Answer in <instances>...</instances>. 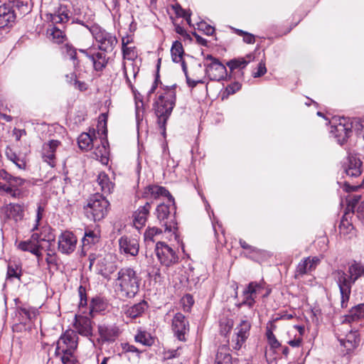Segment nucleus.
Wrapping results in <instances>:
<instances>
[{
    "label": "nucleus",
    "instance_id": "obj_1",
    "mask_svg": "<svg viewBox=\"0 0 364 364\" xmlns=\"http://www.w3.org/2000/svg\"><path fill=\"white\" fill-rule=\"evenodd\" d=\"M140 282L139 276L133 268L129 267L121 268L114 279V291L123 298H134L139 291Z\"/></svg>",
    "mask_w": 364,
    "mask_h": 364
},
{
    "label": "nucleus",
    "instance_id": "obj_2",
    "mask_svg": "<svg viewBox=\"0 0 364 364\" xmlns=\"http://www.w3.org/2000/svg\"><path fill=\"white\" fill-rule=\"evenodd\" d=\"M176 90L173 87H166L155 102V112L157 116V122L161 129L165 132L167 119L170 117L176 104Z\"/></svg>",
    "mask_w": 364,
    "mask_h": 364
},
{
    "label": "nucleus",
    "instance_id": "obj_3",
    "mask_svg": "<svg viewBox=\"0 0 364 364\" xmlns=\"http://www.w3.org/2000/svg\"><path fill=\"white\" fill-rule=\"evenodd\" d=\"M109 205L108 200L104 196L96 193L88 199L84 210L87 218L93 221H99L107 215Z\"/></svg>",
    "mask_w": 364,
    "mask_h": 364
},
{
    "label": "nucleus",
    "instance_id": "obj_4",
    "mask_svg": "<svg viewBox=\"0 0 364 364\" xmlns=\"http://www.w3.org/2000/svg\"><path fill=\"white\" fill-rule=\"evenodd\" d=\"M89 30L100 50L107 53L114 51L118 43V40L114 33L107 31L97 25L90 26Z\"/></svg>",
    "mask_w": 364,
    "mask_h": 364
},
{
    "label": "nucleus",
    "instance_id": "obj_5",
    "mask_svg": "<svg viewBox=\"0 0 364 364\" xmlns=\"http://www.w3.org/2000/svg\"><path fill=\"white\" fill-rule=\"evenodd\" d=\"M0 179L6 181V183L0 182L1 191H3L13 198H21L23 196L21 187L25 183V179L13 176L4 169H0Z\"/></svg>",
    "mask_w": 364,
    "mask_h": 364
},
{
    "label": "nucleus",
    "instance_id": "obj_6",
    "mask_svg": "<svg viewBox=\"0 0 364 364\" xmlns=\"http://www.w3.org/2000/svg\"><path fill=\"white\" fill-rule=\"evenodd\" d=\"M331 276L337 284L340 291L341 307L346 308L350 299L351 288L355 282L350 275L342 269L333 271Z\"/></svg>",
    "mask_w": 364,
    "mask_h": 364
},
{
    "label": "nucleus",
    "instance_id": "obj_7",
    "mask_svg": "<svg viewBox=\"0 0 364 364\" xmlns=\"http://www.w3.org/2000/svg\"><path fill=\"white\" fill-rule=\"evenodd\" d=\"M171 58L173 62L175 63H181V68L183 72L184 73L186 78V82L190 87H195L199 83H204V81L202 79H200L198 76L195 77V79H191L188 73L187 65L185 61L183 60V55L184 53V50L183 48L182 43L176 41L173 42L172 47L171 48Z\"/></svg>",
    "mask_w": 364,
    "mask_h": 364
},
{
    "label": "nucleus",
    "instance_id": "obj_8",
    "mask_svg": "<svg viewBox=\"0 0 364 364\" xmlns=\"http://www.w3.org/2000/svg\"><path fill=\"white\" fill-rule=\"evenodd\" d=\"M175 208L173 204L171 205L164 203L160 204L156 208V216L162 227H164L165 232H172L176 228V222L175 218Z\"/></svg>",
    "mask_w": 364,
    "mask_h": 364
},
{
    "label": "nucleus",
    "instance_id": "obj_9",
    "mask_svg": "<svg viewBox=\"0 0 364 364\" xmlns=\"http://www.w3.org/2000/svg\"><path fill=\"white\" fill-rule=\"evenodd\" d=\"M77 335L73 330H67L60 336L56 343L55 355L59 356L62 352H74L77 347Z\"/></svg>",
    "mask_w": 364,
    "mask_h": 364
},
{
    "label": "nucleus",
    "instance_id": "obj_10",
    "mask_svg": "<svg viewBox=\"0 0 364 364\" xmlns=\"http://www.w3.org/2000/svg\"><path fill=\"white\" fill-rule=\"evenodd\" d=\"M205 60L210 61L209 63L205 64V72L210 80L220 81L226 77L227 69L218 59L208 55Z\"/></svg>",
    "mask_w": 364,
    "mask_h": 364
},
{
    "label": "nucleus",
    "instance_id": "obj_11",
    "mask_svg": "<svg viewBox=\"0 0 364 364\" xmlns=\"http://www.w3.org/2000/svg\"><path fill=\"white\" fill-rule=\"evenodd\" d=\"M336 334L341 345L346 348L347 352L356 348L360 342V338L357 331H353L346 328V325L343 329L341 326L336 330Z\"/></svg>",
    "mask_w": 364,
    "mask_h": 364
},
{
    "label": "nucleus",
    "instance_id": "obj_12",
    "mask_svg": "<svg viewBox=\"0 0 364 364\" xmlns=\"http://www.w3.org/2000/svg\"><path fill=\"white\" fill-rule=\"evenodd\" d=\"M352 132L353 125L350 124V118L341 117L335 125L331 126V132L340 144L346 141Z\"/></svg>",
    "mask_w": 364,
    "mask_h": 364
},
{
    "label": "nucleus",
    "instance_id": "obj_13",
    "mask_svg": "<svg viewBox=\"0 0 364 364\" xmlns=\"http://www.w3.org/2000/svg\"><path fill=\"white\" fill-rule=\"evenodd\" d=\"M155 252L162 265L170 267L178 262L176 252L164 242H158L155 246Z\"/></svg>",
    "mask_w": 364,
    "mask_h": 364
},
{
    "label": "nucleus",
    "instance_id": "obj_14",
    "mask_svg": "<svg viewBox=\"0 0 364 364\" xmlns=\"http://www.w3.org/2000/svg\"><path fill=\"white\" fill-rule=\"evenodd\" d=\"M171 329L178 341H186L190 330L189 321L183 314L176 313L172 318Z\"/></svg>",
    "mask_w": 364,
    "mask_h": 364
},
{
    "label": "nucleus",
    "instance_id": "obj_15",
    "mask_svg": "<svg viewBox=\"0 0 364 364\" xmlns=\"http://www.w3.org/2000/svg\"><path fill=\"white\" fill-rule=\"evenodd\" d=\"M250 323L242 320L235 328V336L232 338V346L235 350H240L250 336Z\"/></svg>",
    "mask_w": 364,
    "mask_h": 364
},
{
    "label": "nucleus",
    "instance_id": "obj_16",
    "mask_svg": "<svg viewBox=\"0 0 364 364\" xmlns=\"http://www.w3.org/2000/svg\"><path fill=\"white\" fill-rule=\"evenodd\" d=\"M77 237L70 231H64L58 237V250L64 255L73 253L77 246Z\"/></svg>",
    "mask_w": 364,
    "mask_h": 364
},
{
    "label": "nucleus",
    "instance_id": "obj_17",
    "mask_svg": "<svg viewBox=\"0 0 364 364\" xmlns=\"http://www.w3.org/2000/svg\"><path fill=\"white\" fill-rule=\"evenodd\" d=\"M119 251L122 254L135 257L139 251V242L136 237L122 236L119 240Z\"/></svg>",
    "mask_w": 364,
    "mask_h": 364
},
{
    "label": "nucleus",
    "instance_id": "obj_18",
    "mask_svg": "<svg viewBox=\"0 0 364 364\" xmlns=\"http://www.w3.org/2000/svg\"><path fill=\"white\" fill-rule=\"evenodd\" d=\"M344 170L346 174L351 178L360 176L363 171V162L355 155H350L344 164Z\"/></svg>",
    "mask_w": 364,
    "mask_h": 364
},
{
    "label": "nucleus",
    "instance_id": "obj_19",
    "mask_svg": "<svg viewBox=\"0 0 364 364\" xmlns=\"http://www.w3.org/2000/svg\"><path fill=\"white\" fill-rule=\"evenodd\" d=\"M259 289L260 286L258 284L250 282L243 290L241 295L242 301L238 306H247L250 308L252 307L255 303V298Z\"/></svg>",
    "mask_w": 364,
    "mask_h": 364
},
{
    "label": "nucleus",
    "instance_id": "obj_20",
    "mask_svg": "<svg viewBox=\"0 0 364 364\" xmlns=\"http://www.w3.org/2000/svg\"><path fill=\"white\" fill-rule=\"evenodd\" d=\"M60 144V142L58 140H50L43 146L42 157L43 161L52 167L55 166V153Z\"/></svg>",
    "mask_w": 364,
    "mask_h": 364
},
{
    "label": "nucleus",
    "instance_id": "obj_21",
    "mask_svg": "<svg viewBox=\"0 0 364 364\" xmlns=\"http://www.w3.org/2000/svg\"><path fill=\"white\" fill-rule=\"evenodd\" d=\"M15 19V11L10 5H0V28L11 26Z\"/></svg>",
    "mask_w": 364,
    "mask_h": 364
},
{
    "label": "nucleus",
    "instance_id": "obj_22",
    "mask_svg": "<svg viewBox=\"0 0 364 364\" xmlns=\"http://www.w3.org/2000/svg\"><path fill=\"white\" fill-rule=\"evenodd\" d=\"M151 209V204L146 202L144 205L140 206L133 215L134 225L136 228L141 229L146 223Z\"/></svg>",
    "mask_w": 364,
    "mask_h": 364
},
{
    "label": "nucleus",
    "instance_id": "obj_23",
    "mask_svg": "<svg viewBox=\"0 0 364 364\" xmlns=\"http://www.w3.org/2000/svg\"><path fill=\"white\" fill-rule=\"evenodd\" d=\"M98 331L102 339L107 342L114 341L119 334V329L115 325L100 326Z\"/></svg>",
    "mask_w": 364,
    "mask_h": 364
},
{
    "label": "nucleus",
    "instance_id": "obj_24",
    "mask_svg": "<svg viewBox=\"0 0 364 364\" xmlns=\"http://www.w3.org/2000/svg\"><path fill=\"white\" fill-rule=\"evenodd\" d=\"M91 323V320L87 316H75V328L80 335L90 336L92 334Z\"/></svg>",
    "mask_w": 364,
    "mask_h": 364
},
{
    "label": "nucleus",
    "instance_id": "obj_25",
    "mask_svg": "<svg viewBox=\"0 0 364 364\" xmlns=\"http://www.w3.org/2000/svg\"><path fill=\"white\" fill-rule=\"evenodd\" d=\"M363 318H364V303L358 304L350 310L349 314L346 316L345 320L341 324V329H343L347 323Z\"/></svg>",
    "mask_w": 364,
    "mask_h": 364
},
{
    "label": "nucleus",
    "instance_id": "obj_26",
    "mask_svg": "<svg viewBox=\"0 0 364 364\" xmlns=\"http://www.w3.org/2000/svg\"><path fill=\"white\" fill-rule=\"evenodd\" d=\"M60 50L63 57L70 59L74 67L79 65L80 60L77 58V49L72 44L66 43L60 47Z\"/></svg>",
    "mask_w": 364,
    "mask_h": 364
},
{
    "label": "nucleus",
    "instance_id": "obj_27",
    "mask_svg": "<svg viewBox=\"0 0 364 364\" xmlns=\"http://www.w3.org/2000/svg\"><path fill=\"white\" fill-rule=\"evenodd\" d=\"M106 54L107 53L102 51L88 55V58L93 63L94 68L97 71H101L106 67L108 62V58H107Z\"/></svg>",
    "mask_w": 364,
    "mask_h": 364
},
{
    "label": "nucleus",
    "instance_id": "obj_28",
    "mask_svg": "<svg viewBox=\"0 0 364 364\" xmlns=\"http://www.w3.org/2000/svg\"><path fill=\"white\" fill-rule=\"evenodd\" d=\"M147 302L143 300L138 304H136L132 306L128 307L124 311V314L127 316L129 318H135L139 316H141L144 312V311L147 309Z\"/></svg>",
    "mask_w": 364,
    "mask_h": 364
},
{
    "label": "nucleus",
    "instance_id": "obj_29",
    "mask_svg": "<svg viewBox=\"0 0 364 364\" xmlns=\"http://www.w3.org/2000/svg\"><path fill=\"white\" fill-rule=\"evenodd\" d=\"M8 217L14 219L16 222L20 221L24 216V208L18 203H10L7 208Z\"/></svg>",
    "mask_w": 364,
    "mask_h": 364
},
{
    "label": "nucleus",
    "instance_id": "obj_30",
    "mask_svg": "<svg viewBox=\"0 0 364 364\" xmlns=\"http://www.w3.org/2000/svg\"><path fill=\"white\" fill-rule=\"evenodd\" d=\"M348 274L355 282L358 278L364 276V263L354 260L348 266Z\"/></svg>",
    "mask_w": 364,
    "mask_h": 364
},
{
    "label": "nucleus",
    "instance_id": "obj_31",
    "mask_svg": "<svg viewBox=\"0 0 364 364\" xmlns=\"http://www.w3.org/2000/svg\"><path fill=\"white\" fill-rule=\"evenodd\" d=\"M18 247L22 251H28L36 255L39 262L42 257V254L40 251V245L31 240H26L21 242Z\"/></svg>",
    "mask_w": 364,
    "mask_h": 364
},
{
    "label": "nucleus",
    "instance_id": "obj_32",
    "mask_svg": "<svg viewBox=\"0 0 364 364\" xmlns=\"http://www.w3.org/2000/svg\"><path fill=\"white\" fill-rule=\"evenodd\" d=\"M215 364H232V356L226 346L218 348L215 357Z\"/></svg>",
    "mask_w": 364,
    "mask_h": 364
},
{
    "label": "nucleus",
    "instance_id": "obj_33",
    "mask_svg": "<svg viewBox=\"0 0 364 364\" xmlns=\"http://www.w3.org/2000/svg\"><path fill=\"white\" fill-rule=\"evenodd\" d=\"M97 182L104 193L109 194L112 193L114 184L110 181L109 178L105 173L101 172L99 173Z\"/></svg>",
    "mask_w": 364,
    "mask_h": 364
},
{
    "label": "nucleus",
    "instance_id": "obj_34",
    "mask_svg": "<svg viewBox=\"0 0 364 364\" xmlns=\"http://www.w3.org/2000/svg\"><path fill=\"white\" fill-rule=\"evenodd\" d=\"M69 18V11L63 6L59 8L58 12L50 15V21L54 24L67 22Z\"/></svg>",
    "mask_w": 364,
    "mask_h": 364
},
{
    "label": "nucleus",
    "instance_id": "obj_35",
    "mask_svg": "<svg viewBox=\"0 0 364 364\" xmlns=\"http://www.w3.org/2000/svg\"><path fill=\"white\" fill-rule=\"evenodd\" d=\"M93 154L96 159L100 160L102 164H107L109 161V149L104 142L95 149Z\"/></svg>",
    "mask_w": 364,
    "mask_h": 364
},
{
    "label": "nucleus",
    "instance_id": "obj_36",
    "mask_svg": "<svg viewBox=\"0 0 364 364\" xmlns=\"http://www.w3.org/2000/svg\"><path fill=\"white\" fill-rule=\"evenodd\" d=\"M130 43L129 40H127V42H125V38H122V55L124 59H127L129 60H134L137 58V52L136 50V48L134 46L129 47L127 45Z\"/></svg>",
    "mask_w": 364,
    "mask_h": 364
},
{
    "label": "nucleus",
    "instance_id": "obj_37",
    "mask_svg": "<svg viewBox=\"0 0 364 364\" xmlns=\"http://www.w3.org/2000/svg\"><path fill=\"white\" fill-rule=\"evenodd\" d=\"M247 58H248V60H246L244 58H235L230 60L227 63V65L229 67L231 71H233L234 70L237 68L242 69L245 68L248 65V63L252 60V55H247Z\"/></svg>",
    "mask_w": 364,
    "mask_h": 364
},
{
    "label": "nucleus",
    "instance_id": "obj_38",
    "mask_svg": "<svg viewBox=\"0 0 364 364\" xmlns=\"http://www.w3.org/2000/svg\"><path fill=\"white\" fill-rule=\"evenodd\" d=\"M96 267L98 274L105 277H107L112 272V267L107 262L106 258H97Z\"/></svg>",
    "mask_w": 364,
    "mask_h": 364
},
{
    "label": "nucleus",
    "instance_id": "obj_39",
    "mask_svg": "<svg viewBox=\"0 0 364 364\" xmlns=\"http://www.w3.org/2000/svg\"><path fill=\"white\" fill-rule=\"evenodd\" d=\"M100 236L98 233L92 230H87L82 239V249L89 247L99 241Z\"/></svg>",
    "mask_w": 364,
    "mask_h": 364
},
{
    "label": "nucleus",
    "instance_id": "obj_40",
    "mask_svg": "<svg viewBox=\"0 0 364 364\" xmlns=\"http://www.w3.org/2000/svg\"><path fill=\"white\" fill-rule=\"evenodd\" d=\"M47 32L52 37V41L55 43H62L66 38L64 31L55 26L48 28Z\"/></svg>",
    "mask_w": 364,
    "mask_h": 364
},
{
    "label": "nucleus",
    "instance_id": "obj_41",
    "mask_svg": "<svg viewBox=\"0 0 364 364\" xmlns=\"http://www.w3.org/2000/svg\"><path fill=\"white\" fill-rule=\"evenodd\" d=\"M92 141L91 136L88 133L85 132L82 133L77 139V143L80 149L86 151L91 149Z\"/></svg>",
    "mask_w": 364,
    "mask_h": 364
},
{
    "label": "nucleus",
    "instance_id": "obj_42",
    "mask_svg": "<svg viewBox=\"0 0 364 364\" xmlns=\"http://www.w3.org/2000/svg\"><path fill=\"white\" fill-rule=\"evenodd\" d=\"M275 328L276 326L273 323H270V326H267V327L266 336L272 348H277L280 346L279 342L273 333V331L275 330Z\"/></svg>",
    "mask_w": 364,
    "mask_h": 364
},
{
    "label": "nucleus",
    "instance_id": "obj_43",
    "mask_svg": "<svg viewBox=\"0 0 364 364\" xmlns=\"http://www.w3.org/2000/svg\"><path fill=\"white\" fill-rule=\"evenodd\" d=\"M348 214V212H346L339 225L340 232L343 235L350 234L353 230V226L352 223H350L347 219V215Z\"/></svg>",
    "mask_w": 364,
    "mask_h": 364
},
{
    "label": "nucleus",
    "instance_id": "obj_44",
    "mask_svg": "<svg viewBox=\"0 0 364 364\" xmlns=\"http://www.w3.org/2000/svg\"><path fill=\"white\" fill-rule=\"evenodd\" d=\"M309 257H306L299 263L296 269L295 277H302L311 272V270L309 269Z\"/></svg>",
    "mask_w": 364,
    "mask_h": 364
},
{
    "label": "nucleus",
    "instance_id": "obj_45",
    "mask_svg": "<svg viewBox=\"0 0 364 364\" xmlns=\"http://www.w3.org/2000/svg\"><path fill=\"white\" fill-rule=\"evenodd\" d=\"M106 304L99 297L93 298L90 304V312H100L105 309Z\"/></svg>",
    "mask_w": 364,
    "mask_h": 364
},
{
    "label": "nucleus",
    "instance_id": "obj_46",
    "mask_svg": "<svg viewBox=\"0 0 364 364\" xmlns=\"http://www.w3.org/2000/svg\"><path fill=\"white\" fill-rule=\"evenodd\" d=\"M162 232V230L160 228L154 227V228H149L147 229L144 232V241L146 243L147 245H150V243H154V236L161 234Z\"/></svg>",
    "mask_w": 364,
    "mask_h": 364
},
{
    "label": "nucleus",
    "instance_id": "obj_47",
    "mask_svg": "<svg viewBox=\"0 0 364 364\" xmlns=\"http://www.w3.org/2000/svg\"><path fill=\"white\" fill-rule=\"evenodd\" d=\"M149 192L151 195L154 197H159L160 196H168L171 198L170 193L164 187L158 186H149Z\"/></svg>",
    "mask_w": 364,
    "mask_h": 364
},
{
    "label": "nucleus",
    "instance_id": "obj_48",
    "mask_svg": "<svg viewBox=\"0 0 364 364\" xmlns=\"http://www.w3.org/2000/svg\"><path fill=\"white\" fill-rule=\"evenodd\" d=\"M8 159L13 161L19 168L23 169L26 167V163L23 159L14 153L11 149L6 152Z\"/></svg>",
    "mask_w": 364,
    "mask_h": 364
},
{
    "label": "nucleus",
    "instance_id": "obj_49",
    "mask_svg": "<svg viewBox=\"0 0 364 364\" xmlns=\"http://www.w3.org/2000/svg\"><path fill=\"white\" fill-rule=\"evenodd\" d=\"M361 200V196L360 195H355L350 197L348 200L347 211L348 213L351 212L352 213H355V210L357 205L360 204Z\"/></svg>",
    "mask_w": 364,
    "mask_h": 364
},
{
    "label": "nucleus",
    "instance_id": "obj_50",
    "mask_svg": "<svg viewBox=\"0 0 364 364\" xmlns=\"http://www.w3.org/2000/svg\"><path fill=\"white\" fill-rule=\"evenodd\" d=\"M135 341L144 346H150L151 343L150 335L145 331H139L135 336Z\"/></svg>",
    "mask_w": 364,
    "mask_h": 364
},
{
    "label": "nucleus",
    "instance_id": "obj_51",
    "mask_svg": "<svg viewBox=\"0 0 364 364\" xmlns=\"http://www.w3.org/2000/svg\"><path fill=\"white\" fill-rule=\"evenodd\" d=\"M74 352H62L58 357L60 358L63 364H75V358L73 355Z\"/></svg>",
    "mask_w": 364,
    "mask_h": 364
},
{
    "label": "nucleus",
    "instance_id": "obj_52",
    "mask_svg": "<svg viewBox=\"0 0 364 364\" xmlns=\"http://www.w3.org/2000/svg\"><path fill=\"white\" fill-rule=\"evenodd\" d=\"M239 243L241 246L242 248L245 249V250H247L250 251V252L251 253H253V254H255L256 255H263V251L259 250V249H257V247H255L253 246H251L250 245H248L244 240L242 239H240L239 240Z\"/></svg>",
    "mask_w": 364,
    "mask_h": 364
},
{
    "label": "nucleus",
    "instance_id": "obj_53",
    "mask_svg": "<svg viewBox=\"0 0 364 364\" xmlns=\"http://www.w3.org/2000/svg\"><path fill=\"white\" fill-rule=\"evenodd\" d=\"M198 29L207 36H212L215 33V28L207 24L205 22L198 23Z\"/></svg>",
    "mask_w": 364,
    "mask_h": 364
},
{
    "label": "nucleus",
    "instance_id": "obj_54",
    "mask_svg": "<svg viewBox=\"0 0 364 364\" xmlns=\"http://www.w3.org/2000/svg\"><path fill=\"white\" fill-rule=\"evenodd\" d=\"M78 295L80 297L79 306H85L87 305V295L86 289L83 286L80 285L78 287Z\"/></svg>",
    "mask_w": 364,
    "mask_h": 364
},
{
    "label": "nucleus",
    "instance_id": "obj_55",
    "mask_svg": "<svg viewBox=\"0 0 364 364\" xmlns=\"http://www.w3.org/2000/svg\"><path fill=\"white\" fill-rule=\"evenodd\" d=\"M267 73V68L265 65V63L262 60L257 65V70L256 72L252 73V76L254 77H259L261 76H263Z\"/></svg>",
    "mask_w": 364,
    "mask_h": 364
},
{
    "label": "nucleus",
    "instance_id": "obj_56",
    "mask_svg": "<svg viewBox=\"0 0 364 364\" xmlns=\"http://www.w3.org/2000/svg\"><path fill=\"white\" fill-rule=\"evenodd\" d=\"M350 124L353 125V130L360 132L364 129V120L360 119H350Z\"/></svg>",
    "mask_w": 364,
    "mask_h": 364
},
{
    "label": "nucleus",
    "instance_id": "obj_57",
    "mask_svg": "<svg viewBox=\"0 0 364 364\" xmlns=\"http://www.w3.org/2000/svg\"><path fill=\"white\" fill-rule=\"evenodd\" d=\"M45 211L44 207L41 205H38L36 210V225L33 228L32 230L34 231L38 229L39 222L43 218V213Z\"/></svg>",
    "mask_w": 364,
    "mask_h": 364
},
{
    "label": "nucleus",
    "instance_id": "obj_58",
    "mask_svg": "<svg viewBox=\"0 0 364 364\" xmlns=\"http://www.w3.org/2000/svg\"><path fill=\"white\" fill-rule=\"evenodd\" d=\"M355 213L357 218L364 223V200H362L358 205L356 206Z\"/></svg>",
    "mask_w": 364,
    "mask_h": 364
},
{
    "label": "nucleus",
    "instance_id": "obj_59",
    "mask_svg": "<svg viewBox=\"0 0 364 364\" xmlns=\"http://www.w3.org/2000/svg\"><path fill=\"white\" fill-rule=\"evenodd\" d=\"M241 88V84L238 82H234L226 87V92L228 95H233Z\"/></svg>",
    "mask_w": 364,
    "mask_h": 364
},
{
    "label": "nucleus",
    "instance_id": "obj_60",
    "mask_svg": "<svg viewBox=\"0 0 364 364\" xmlns=\"http://www.w3.org/2000/svg\"><path fill=\"white\" fill-rule=\"evenodd\" d=\"M7 277L9 279L19 278L20 274L18 273V267H14L11 265H9L7 270Z\"/></svg>",
    "mask_w": 364,
    "mask_h": 364
},
{
    "label": "nucleus",
    "instance_id": "obj_61",
    "mask_svg": "<svg viewBox=\"0 0 364 364\" xmlns=\"http://www.w3.org/2000/svg\"><path fill=\"white\" fill-rule=\"evenodd\" d=\"M122 348L124 352H131V353H139V350L133 345H130L127 343H122Z\"/></svg>",
    "mask_w": 364,
    "mask_h": 364
},
{
    "label": "nucleus",
    "instance_id": "obj_62",
    "mask_svg": "<svg viewBox=\"0 0 364 364\" xmlns=\"http://www.w3.org/2000/svg\"><path fill=\"white\" fill-rule=\"evenodd\" d=\"M135 107H136V118L137 120H139V119L141 117L140 112H143V110H144V103H143L142 100H140L139 101H136V102L135 103Z\"/></svg>",
    "mask_w": 364,
    "mask_h": 364
},
{
    "label": "nucleus",
    "instance_id": "obj_63",
    "mask_svg": "<svg viewBox=\"0 0 364 364\" xmlns=\"http://www.w3.org/2000/svg\"><path fill=\"white\" fill-rule=\"evenodd\" d=\"M180 355L179 349L168 350L165 353L166 358L171 359Z\"/></svg>",
    "mask_w": 364,
    "mask_h": 364
},
{
    "label": "nucleus",
    "instance_id": "obj_64",
    "mask_svg": "<svg viewBox=\"0 0 364 364\" xmlns=\"http://www.w3.org/2000/svg\"><path fill=\"white\" fill-rule=\"evenodd\" d=\"M243 41L246 43L253 44L255 42L254 35L246 32L243 36Z\"/></svg>",
    "mask_w": 364,
    "mask_h": 364
}]
</instances>
